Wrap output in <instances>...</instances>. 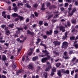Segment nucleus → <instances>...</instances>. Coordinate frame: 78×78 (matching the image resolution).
<instances>
[{"label":"nucleus","instance_id":"nucleus-1","mask_svg":"<svg viewBox=\"0 0 78 78\" xmlns=\"http://www.w3.org/2000/svg\"><path fill=\"white\" fill-rule=\"evenodd\" d=\"M61 73H65V69H62L61 70V71L58 70L57 71V74L58 76H59V77H61V76H62V74H61Z\"/></svg>","mask_w":78,"mask_h":78},{"label":"nucleus","instance_id":"nucleus-2","mask_svg":"<svg viewBox=\"0 0 78 78\" xmlns=\"http://www.w3.org/2000/svg\"><path fill=\"white\" fill-rule=\"evenodd\" d=\"M58 29H59L60 30H62V32L65 31V27H63L62 26H61L59 27L58 26L57 27Z\"/></svg>","mask_w":78,"mask_h":78},{"label":"nucleus","instance_id":"nucleus-3","mask_svg":"<svg viewBox=\"0 0 78 78\" xmlns=\"http://www.w3.org/2000/svg\"><path fill=\"white\" fill-rule=\"evenodd\" d=\"M67 46H68V43L66 42H64L62 43V48H67Z\"/></svg>","mask_w":78,"mask_h":78},{"label":"nucleus","instance_id":"nucleus-4","mask_svg":"<svg viewBox=\"0 0 78 78\" xmlns=\"http://www.w3.org/2000/svg\"><path fill=\"white\" fill-rule=\"evenodd\" d=\"M53 44H54L55 45H59L61 44V42L58 41H55L53 42Z\"/></svg>","mask_w":78,"mask_h":78},{"label":"nucleus","instance_id":"nucleus-5","mask_svg":"<svg viewBox=\"0 0 78 78\" xmlns=\"http://www.w3.org/2000/svg\"><path fill=\"white\" fill-rule=\"evenodd\" d=\"M48 59L47 58H43L41 59V61L43 63H45V62H46V61H47Z\"/></svg>","mask_w":78,"mask_h":78},{"label":"nucleus","instance_id":"nucleus-6","mask_svg":"<svg viewBox=\"0 0 78 78\" xmlns=\"http://www.w3.org/2000/svg\"><path fill=\"white\" fill-rule=\"evenodd\" d=\"M28 67L29 69H31V70H34V67L31 64H30L28 65Z\"/></svg>","mask_w":78,"mask_h":78},{"label":"nucleus","instance_id":"nucleus-7","mask_svg":"<svg viewBox=\"0 0 78 78\" xmlns=\"http://www.w3.org/2000/svg\"><path fill=\"white\" fill-rule=\"evenodd\" d=\"M52 30H50L49 32V31H47L46 32V34L48 35H51L52 33Z\"/></svg>","mask_w":78,"mask_h":78},{"label":"nucleus","instance_id":"nucleus-8","mask_svg":"<svg viewBox=\"0 0 78 78\" xmlns=\"http://www.w3.org/2000/svg\"><path fill=\"white\" fill-rule=\"evenodd\" d=\"M51 12H50L49 13H48V19H50V17H53V15H51Z\"/></svg>","mask_w":78,"mask_h":78},{"label":"nucleus","instance_id":"nucleus-9","mask_svg":"<svg viewBox=\"0 0 78 78\" xmlns=\"http://www.w3.org/2000/svg\"><path fill=\"white\" fill-rule=\"evenodd\" d=\"M42 42H43V41H41V42L40 45L41 46H43V47H44L45 48V49H46V48H47V47H46V45H45V44H43V43H42Z\"/></svg>","mask_w":78,"mask_h":78},{"label":"nucleus","instance_id":"nucleus-10","mask_svg":"<svg viewBox=\"0 0 78 78\" xmlns=\"http://www.w3.org/2000/svg\"><path fill=\"white\" fill-rule=\"evenodd\" d=\"M2 16L4 18L6 19V14H5V12H4L2 13Z\"/></svg>","mask_w":78,"mask_h":78},{"label":"nucleus","instance_id":"nucleus-11","mask_svg":"<svg viewBox=\"0 0 78 78\" xmlns=\"http://www.w3.org/2000/svg\"><path fill=\"white\" fill-rule=\"evenodd\" d=\"M23 30L22 28H18V31L16 32V34H19V33H20V30Z\"/></svg>","mask_w":78,"mask_h":78},{"label":"nucleus","instance_id":"nucleus-12","mask_svg":"<svg viewBox=\"0 0 78 78\" xmlns=\"http://www.w3.org/2000/svg\"><path fill=\"white\" fill-rule=\"evenodd\" d=\"M65 36H63V39H65L67 37V32H66L65 34Z\"/></svg>","mask_w":78,"mask_h":78},{"label":"nucleus","instance_id":"nucleus-13","mask_svg":"<svg viewBox=\"0 0 78 78\" xmlns=\"http://www.w3.org/2000/svg\"><path fill=\"white\" fill-rule=\"evenodd\" d=\"M10 34V32H9V31L7 30L5 31V34H6V35L9 36V35Z\"/></svg>","mask_w":78,"mask_h":78},{"label":"nucleus","instance_id":"nucleus-14","mask_svg":"<svg viewBox=\"0 0 78 78\" xmlns=\"http://www.w3.org/2000/svg\"><path fill=\"white\" fill-rule=\"evenodd\" d=\"M42 52L43 53H44L46 55H48V54H49V53L48 52V51H47V50H45V51L43 50Z\"/></svg>","mask_w":78,"mask_h":78},{"label":"nucleus","instance_id":"nucleus-15","mask_svg":"<svg viewBox=\"0 0 78 78\" xmlns=\"http://www.w3.org/2000/svg\"><path fill=\"white\" fill-rule=\"evenodd\" d=\"M50 68H51V66H50L47 67L46 69V71H48L50 70Z\"/></svg>","mask_w":78,"mask_h":78},{"label":"nucleus","instance_id":"nucleus-16","mask_svg":"<svg viewBox=\"0 0 78 78\" xmlns=\"http://www.w3.org/2000/svg\"><path fill=\"white\" fill-rule=\"evenodd\" d=\"M2 60H3V61H5V60H6V56H5V55H2Z\"/></svg>","mask_w":78,"mask_h":78},{"label":"nucleus","instance_id":"nucleus-17","mask_svg":"<svg viewBox=\"0 0 78 78\" xmlns=\"http://www.w3.org/2000/svg\"><path fill=\"white\" fill-rule=\"evenodd\" d=\"M37 58H38V57L37 56L34 57L32 58L33 61H36Z\"/></svg>","mask_w":78,"mask_h":78},{"label":"nucleus","instance_id":"nucleus-18","mask_svg":"<svg viewBox=\"0 0 78 78\" xmlns=\"http://www.w3.org/2000/svg\"><path fill=\"white\" fill-rule=\"evenodd\" d=\"M71 22L73 23H76V21L75 20V19L72 20H71Z\"/></svg>","mask_w":78,"mask_h":78},{"label":"nucleus","instance_id":"nucleus-19","mask_svg":"<svg viewBox=\"0 0 78 78\" xmlns=\"http://www.w3.org/2000/svg\"><path fill=\"white\" fill-rule=\"evenodd\" d=\"M23 5V4L22 3L19 2L18 3L17 6H18V7H19V6H20H20H22V5Z\"/></svg>","mask_w":78,"mask_h":78},{"label":"nucleus","instance_id":"nucleus-20","mask_svg":"<svg viewBox=\"0 0 78 78\" xmlns=\"http://www.w3.org/2000/svg\"><path fill=\"white\" fill-rule=\"evenodd\" d=\"M76 59V57H74L72 59V60L71 61V62H73L74 63L75 60Z\"/></svg>","mask_w":78,"mask_h":78},{"label":"nucleus","instance_id":"nucleus-21","mask_svg":"<svg viewBox=\"0 0 78 78\" xmlns=\"http://www.w3.org/2000/svg\"><path fill=\"white\" fill-rule=\"evenodd\" d=\"M12 17H16V16H17L18 15L17 14L14 13V14H12Z\"/></svg>","mask_w":78,"mask_h":78},{"label":"nucleus","instance_id":"nucleus-22","mask_svg":"<svg viewBox=\"0 0 78 78\" xmlns=\"http://www.w3.org/2000/svg\"><path fill=\"white\" fill-rule=\"evenodd\" d=\"M44 6L45 5H44V4H43L42 7L41 9V10H44V9H45V8H44Z\"/></svg>","mask_w":78,"mask_h":78},{"label":"nucleus","instance_id":"nucleus-23","mask_svg":"<svg viewBox=\"0 0 78 78\" xmlns=\"http://www.w3.org/2000/svg\"><path fill=\"white\" fill-rule=\"evenodd\" d=\"M15 12H16L17 11V7H15L14 8Z\"/></svg>","mask_w":78,"mask_h":78},{"label":"nucleus","instance_id":"nucleus-24","mask_svg":"<svg viewBox=\"0 0 78 78\" xmlns=\"http://www.w3.org/2000/svg\"><path fill=\"white\" fill-rule=\"evenodd\" d=\"M18 18H19V19H20V20H22L23 19V17L22 16H18Z\"/></svg>","mask_w":78,"mask_h":78},{"label":"nucleus","instance_id":"nucleus-25","mask_svg":"<svg viewBox=\"0 0 78 78\" xmlns=\"http://www.w3.org/2000/svg\"><path fill=\"white\" fill-rule=\"evenodd\" d=\"M58 16H59V14H57L53 18H58Z\"/></svg>","mask_w":78,"mask_h":78},{"label":"nucleus","instance_id":"nucleus-26","mask_svg":"<svg viewBox=\"0 0 78 78\" xmlns=\"http://www.w3.org/2000/svg\"><path fill=\"white\" fill-rule=\"evenodd\" d=\"M44 76L45 78H47V74L46 73H44Z\"/></svg>","mask_w":78,"mask_h":78},{"label":"nucleus","instance_id":"nucleus-27","mask_svg":"<svg viewBox=\"0 0 78 78\" xmlns=\"http://www.w3.org/2000/svg\"><path fill=\"white\" fill-rule=\"evenodd\" d=\"M67 25L68 27H70V22L68 21L67 23Z\"/></svg>","mask_w":78,"mask_h":78},{"label":"nucleus","instance_id":"nucleus-28","mask_svg":"<svg viewBox=\"0 0 78 78\" xmlns=\"http://www.w3.org/2000/svg\"><path fill=\"white\" fill-rule=\"evenodd\" d=\"M65 73H66V74H69V70H66L65 71Z\"/></svg>","mask_w":78,"mask_h":78},{"label":"nucleus","instance_id":"nucleus-29","mask_svg":"<svg viewBox=\"0 0 78 78\" xmlns=\"http://www.w3.org/2000/svg\"><path fill=\"white\" fill-rule=\"evenodd\" d=\"M56 69L55 67H53L52 69V70L53 72H56Z\"/></svg>","mask_w":78,"mask_h":78},{"label":"nucleus","instance_id":"nucleus-30","mask_svg":"<svg viewBox=\"0 0 78 78\" xmlns=\"http://www.w3.org/2000/svg\"><path fill=\"white\" fill-rule=\"evenodd\" d=\"M14 26V25L13 24H9L8 27H10V28H12V27Z\"/></svg>","mask_w":78,"mask_h":78},{"label":"nucleus","instance_id":"nucleus-31","mask_svg":"<svg viewBox=\"0 0 78 78\" xmlns=\"http://www.w3.org/2000/svg\"><path fill=\"white\" fill-rule=\"evenodd\" d=\"M43 23V21H40L39 22V25H41Z\"/></svg>","mask_w":78,"mask_h":78},{"label":"nucleus","instance_id":"nucleus-32","mask_svg":"<svg viewBox=\"0 0 78 78\" xmlns=\"http://www.w3.org/2000/svg\"><path fill=\"white\" fill-rule=\"evenodd\" d=\"M75 5L76 6H78V1H75Z\"/></svg>","mask_w":78,"mask_h":78},{"label":"nucleus","instance_id":"nucleus-33","mask_svg":"<svg viewBox=\"0 0 78 78\" xmlns=\"http://www.w3.org/2000/svg\"><path fill=\"white\" fill-rule=\"evenodd\" d=\"M76 11V9L75 8H74L73 9V11H72V12L73 13H74V12H75V11Z\"/></svg>","mask_w":78,"mask_h":78},{"label":"nucleus","instance_id":"nucleus-34","mask_svg":"<svg viewBox=\"0 0 78 78\" xmlns=\"http://www.w3.org/2000/svg\"><path fill=\"white\" fill-rule=\"evenodd\" d=\"M54 33L55 34H57V33H58V31L57 30H55L54 31Z\"/></svg>","mask_w":78,"mask_h":78},{"label":"nucleus","instance_id":"nucleus-35","mask_svg":"<svg viewBox=\"0 0 78 78\" xmlns=\"http://www.w3.org/2000/svg\"><path fill=\"white\" fill-rule=\"evenodd\" d=\"M74 47L76 48H78V44H76L74 45Z\"/></svg>","mask_w":78,"mask_h":78},{"label":"nucleus","instance_id":"nucleus-36","mask_svg":"<svg viewBox=\"0 0 78 78\" xmlns=\"http://www.w3.org/2000/svg\"><path fill=\"white\" fill-rule=\"evenodd\" d=\"M70 39L71 40H74L75 39V37H70Z\"/></svg>","mask_w":78,"mask_h":78},{"label":"nucleus","instance_id":"nucleus-37","mask_svg":"<svg viewBox=\"0 0 78 78\" xmlns=\"http://www.w3.org/2000/svg\"><path fill=\"white\" fill-rule=\"evenodd\" d=\"M1 27L2 28H4L5 27H6V26L5 25H2L1 26Z\"/></svg>","mask_w":78,"mask_h":78},{"label":"nucleus","instance_id":"nucleus-38","mask_svg":"<svg viewBox=\"0 0 78 78\" xmlns=\"http://www.w3.org/2000/svg\"><path fill=\"white\" fill-rule=\"evenodd\" d=\"M7 17L8 19H10V18L11 17L10 15H8L7 16Z\"/></svg>","mask_w":78,"mask_h":78},{"label":"nucleus","instance_id":"nucleus-39","mask_svg":"<svg viewBox=\"0 0 78 78\" xmlns=\"http://www.w3.org/2000/svg\"><path fill=\"white\" fill-rule=\"evenodd\" d=\"M60 65H61L60 63H58L56 64V66L57 67H58L59 66H60Z\"/></svg>","mask_w":78,"mask_h":78},{"label":"nucleus","instance_id":"nucleus-40","mask_svg":"<svg viewBox=\"0 0 78 78\" xmlns=\"http://www.w3.org/2000/svg\"><path fill=\"white\" fill-rule=\"evenodd\" d=\"M63 57L65 59H69V56H66V57Z\"/></svg>","mask_w":78,"mask_h":78},{"label":"nucleus","instance_id":"nucleus-41","mask_svg":"<svg viewBox=\"0 0 78 78\" xmlns=\"http://www.w3.org/2000/svg\"><path fill=\"white\" fill-rule=\"evenodd\" d=\"M78 75L77 74H75V75H74V78H78Z\"/></svg>","mask_w":78,"mask_h":78},{"label":"nucleus","instance_id":"nucleus-42","mask_svg":"<svg viewBox=\"0 0 78 78\" xmlns=\"http://www.w3.org/2000/svg\"><path fill=\"white\" fill-rule=\"evenodd\" d=\"M37 4H35L33 6L34 7V8H37Z\"/></svg>","mask_w":78,"mask_h":78},{"label":"nucleus","instance_id":"nucleus-43","mask_svg":"<svg viewBox=\"0 0 78 78\" xmlns=\"http://www.w3.org/2000/svg\"><path fill=\"white\" fill-rule=\"evenodd\" d=\"M27 34H30V33L31 32V31H30L29 30H27Z\"/></svg>","mask_w":78,"mask_h":78},{"label":"nucleus","instance_id":"nucleus-44","mask_svg":"<svg viewBox=\"0 0 78 78\" xmlns=\"http://www.w3.org/2000/svg\"><path fill=\"white\" fill-rule=\"evenodd\" d=\"M55 55H59V53L56 52L55 51H53Z\"/></svg>","mask_w":78,"mask_h":78},{"label":"nucleus","instance_id":"nucleus-45","mask_svg":"<svg viewBox=\"0 0 78 78\" xmlns=\"http://www.w3.org/2000/svg\"><path fill=\"white\" fill-rule=\"evenodd\" d=\"M64 56H67V52L66 51H65L64 53Z\"/></svg>","mask_w":78,"mask_h":78},{"label":"nucleus","instance_id":"nucleus-46","mask_svg":"<svg viewBox=\"0 0 78 78\" xmlns=\"http://www.w3.org/2000/svg\"><path fill=\"white\" fill-rule=\"evenodd\" d=\"M68 5H69V4L68 3H65V7H67V6H68Z\"/></svg>","mask_w":78,"mask_h":78},{"label":"nucleus","instance_id":"nucleus-47","mask_svg":"<svg viewBox=\"0 0 78 78\" xmlns=\"http://www.w3.org/2000/svg\"><path fill=\"white\" fill-rule=\"evenodd\" d=\"M34 14L36 17H37L38 16V14H37V12H34Z\"/></svg>","mask_w":78,"mask_h":78},{"label":"nucleus","instance_id":"nucleus-48","mask_svg":"<svg viewBox=\"0 0 78 78\" xmlns=\"http://www.w3.org/2000/svg\"><path fill=\"white\" fill-rule=\"evenodd\" d=\"M41 39L40 38H38L37 39V42H40V41H41Z\"/></svg>","mask_w":78,"mask_h":78},{"label":"nucleus","instance_id":"nucleus-49","mask_svg":"<svg viewBox=\"0 0 78 78\" xmlns=\"http://www.w3.org/2000/svg\"><path fill=\"white\" fill-rule=\"evenodd\" d=\"M2 77L3 78H6V76L4 75H2Z\"/></svg>","mask_w":78,"mask_h":78},{"label":"nucleus","instance_id":"nucleus-50","mask_svg":"<svg viewBox=\"0 0 78 78\" xmlns=\"http://www.w3.org/2000/svg\"><path fill=\"white\" fill-rule=\"evenodd\" d=\"M12 67L13 69H15L16 67V66L15 65H13Z\"/></svg>","mask_w":78,"mask_h":78},{"label":"nucleus","instance_id":"nucleus-51","mask_svg":"<svg viewBox=\"0 0 78 78\" xmlns=\"http://www.w3.org/2000/svg\"><path fill=\"white\" fill-rule=\"evenodd\" d=\"M66 2H69V3H71L72 2V0H66Z\"/></svg>","mask_w":78,"mask_h":78},{"label":"nucleus","instance_id":"nucleus-52","mask_svg":"<svg viewBox=\"0 0 78 78\" xmlns=\"http://www.w3.org/2000/svg\"><path fill=\"white\" fill-rule=\"evenodd\" d=\"M73 14V13L72 12L71 13H70L69 14V16H72Z\"/></svg>","mask_w":78,"mask_h":78},{"label":"nucleus","instance_id":"nucleus-53","mask_svg":"<svg viewBox=\"0 0 78 78\" xmlns=\"http://www.w3.org/2000/svg\"><path fill=\"white\" fill-rule=\"evenodd\" d=\"M5 42V40H0V42H2V43H3V42Z\"/></svg>","mask_w":78,"mask_h":78},{"label":"nucleus","instance_id":"nucleus-54","mask_svg":"<svg viewBox=\"0 0 78 78\" xmlns=\"http://www.w3.org/2000/svg\"><path fill=\"white\" fill-rule=\"evenodd\" d=\"M47 6H49L50 5V3L49 2H48L47 3Z\"/></svg>","mask_w":78,"mask_h":78},{"label":"nucleus","instance_id":"nucleus-55","mask_svg":"<svg viewBox=\"0 0 78 78\" xmlns=\"http://www.w3.org/2000/svg\"><path fill=\"white\" fill-rule=\"evenodd\" d=\"M34 32H30V35H34Z\"/></svg>","mask_w":78,"mask_h":78},{"label":"nucleus","instance_id":"nucleus-56","mask_svg":"<svg viewBox=\"0 0 78 78\" xmlns=\"http://www.w3.org/2000/svg\"><path fill=\"white\" fill-rule=\"evenodd\" d=\"M47 57L48 59H50V58H51V57H50V56L48 55Z\"/></svg>","mask_w":78,"mask_h":78},{"label":"nucleus","instance_id":"nucleus-57","mask_svg":"<svg viewBox=\"0 0 78 78\" xmlns=\"http://www.w3.org/2000/svg\"><path fill=\"white\" fill-rule=\"evenodd\" d=\"M43 37H44V39H46L47 38V35H44L43 36Z\"/></svg>","mask_w":78,"mask_h":78},{"label":"nucleus","instance_id":"nucleus-58","mask_svg":"<svg viewBox=\"0 0 78 78\" xmlns=\"http://www.w3.org/2000/svg\"><path fill=\"white\" fill-rule=\"evenodd\" d=\"M23 28L24 29H25V30H27V26H25Z\"/></svg>","mask_w":78,"mask_h":78},{"label":"nucleus","instance_id":"nucleus-59","mask_svg":"<svg viewBox=\"0 0 78 78\" xmlns=\"http://www.w3.org/2000/svg\"><path fill=\"white\" fill-rule=\"evenodd\" d=\"M74 73V70H73L71 71V75H73Z\"/></svg>","mask_w":78,"mask_h":78},{"label":"nucleus","instance_id":"nucleus-60","mask_svg":"<svg viewBox=\"0 0 78 78\" xmlns=\"http://www.w3.org/2000/svg\"><path fill=\"white\" fill-rule=\"evenodd\" d=\"M61 10L62 11H64V8L63 7H61L60 8Z\"/></svg>","mask_w":78,"mask_h":78},{"label":"nucleus","instance_id":"nucleus-61","mask_svg":"<svg viewBox=\"0 0 78 78\" xmlns=\"http://www.w3.org/2000/svg\"><path fill=\"white\" fill-rule=\"evenodd\" d=\"M72 53H73V51H69V54L70 55H72Z\"/></svg>","mask_w":78,"mask_h":78},{"label":"nucleus","instance_id":"nucleus-62","mask_svg":"<svg viewBox=\"0 0 78 78\" xmlns=\"http://www.w3.org/2000/svg\"><path fill=\"white\" fill-rule=\"evenodd\" d=\"M75 72L76 73V72H78V69H76L75 70Z\"/></svg>","mask_w":78,"mask_h":78},{"label":"nucleus","instance_id":"nucleus-63","mask_svg":"<svg viewBox=\"0 0 78 78\" xmlns=\"http://www.w3.org/2000/svg\"><path fill=\"white\" fill-rule=\"evenodd\" d=\"M44 25L46 26V27H47V26H48V23H45L44 24Z\"/></svg>","mask_w":78,"mask_h":78},{"label":"nucleus","instance_id":"nucleus-64","mask_svg":"<svg viewBox=\"0 0 78 78\" xmlns=\"http://www.w3.org/2000/svg\"><path fill=\"white\" fill-rule=\"evenodd\" d=\"M29 4H25V6L26 7H27H27H28V5H29Z\"/></svg>","mask_w":78,"mask_h":78}]
</instances>
